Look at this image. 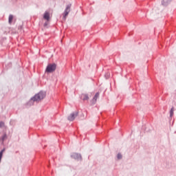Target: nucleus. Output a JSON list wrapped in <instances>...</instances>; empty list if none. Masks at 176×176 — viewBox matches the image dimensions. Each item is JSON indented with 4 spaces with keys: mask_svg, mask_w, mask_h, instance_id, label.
Returning a JSON list of instances; mask_svg holds the SVG:
<instances>
[{
    "mask_svg": "<svg viewBox=\"0 0 176 176\" xmlns=\"http://www.w3.org/2000/svg\"><path fill=\"white\" fill-rule=\"evenodd\" d=\"M78 116V113H73L68 116V120L72 122V120H75V118Z\"/></svg>",
    "mask_w": 176,
    "mask_h": 176,
    "instance_id": "4",
    "label": "nucleus"
},
{
    "mask_svg": "<svg viewBox=\"0 0 176 176\" xmlns=\"http://www.w3.org/2000/svg\"><path fill=\"white\" fill-rule=\"evenodd\" d=\"M5 150H2L1 152H0V163H1V160H2V156H3V151Z\"/></svg>",
    "mask_w": 176,
    "mask_h": 176,
    "instance_id": "11",
    "label": "nucleus"
},
{
    "mask_svg": "<svg viewBox=\"0 0 176 176\" xmlns=\"http://www.w3.org/2000/svg\"><path fill=\"white\" fill-rule=\"evenodd\" d=\"M46 97V94L43 92H39L38 94H36L34 97L32 98V101H41Z\"/></svg>",
    "mask_w": 176,
    "mask_h": 176,
    "instance_id": "1",
    "label": "nucleus"
},
{
    "mask_svg": "<svg viewBox=\"0 0 176 176\" xmlns=\"http://www.w3.org/2000/svg\"><path fill=\"white\" fill-rule=\"evenodd\" d=\"M43 19L47 20V21H50V13L45 12L43 14Z\"/></svg>",
    "mask_w": 176,
    "mask_h": 176,
    "instance_id": "6",
    "label": "nucleus"
},
{
    "mask_svg": "<svg viewBox=\"0 0 176 176\" xmlns=\"http://www.w3.org/2000/svg\"><path fill=\"white\" fill-rule=\"evenodd\" d=\"M122 154L118 153L117 155V158L118 159V160H120V159H122Z\"/></svg>",
    "mask_w": 176,
    "mask_h": 176,
    "instance_id": "12",
    "label": "nucleus"
},
{
    "mask_svg": "<svg viewBox=\"0 0 176 176\" xmlns=\"http://www.w3.org/2000/svg\"><path fill=\"white\" fill-rule=\"evenodd\" d=\"M170 2H171V0H163L162 5H164V6H167V5H168V3Z\"/></svg>",
    "mask_w": 176,
    "mask_h": 176,
    "instance_id": "8",
    "label": "nucleus"
},
{
    "mask_svg": "<svg viewBox=\"0 0 176 176\" xmlns=\"http://www.w3.org/2000/svg\"><path fill=\"white\" fill-rule=\"evenodd\" d=\"M69 12H71V4L67 5L66 9L65 10L63 16V20H66L67 16L69 14Z\"/></svg>",
    "mask_w": 176,
    "mask_h": 176,
    "instance_id": "3",
    "label": "nucleus"
},
{
    "mask_svg": "<svg viewBox=\"0 0 176 176\" xmlns=\"http://www.w3.org/2000/svg\"><path fill=\"white\" fill-rule=\"evenodd\" d=\"M170 116H173L174 115V108H172L170 111Z\"/></svg>",
    "mask_w": 176,
    "mask_h": 176,
    "instance_id": "13",
    "label": "nucleus"
},
{
    "mask_svg": "<svg viewBox=\"0 0 176 176\" xmlns=\"http://www.w3.org/2000/svg\"><path fill=\"white\" fill-rule=\"evenodd\" d=\"M100 97V93H96L94 97V98L91 100V104H96L97 102V100Z\"/></svg>",
    "mask_w": 176,
    "mask_h": 176,
    "instance_id": "5",
    "label": "nucleus"
},
{
    "mask_svg": "<svg viewBox=\"0 0 176 176\" xmlns=\"http://www.w3.org/2000/svg\"><path fill=\"white\" fill-rule=\"evenodd\" d=\"M72 157H73V159H78V157H79V154H78V153H73L72 155Z\"/></svg>",
    "mask_w": 176,
    "mask_h": 176,
    "instance_id": "9",
    "label": "nucleus"
},
{
    "mask_svg": "<svg viewBox=\"0 0 176 176\" xmlns=\"http://www.w3.org/2000/svg\"><path fill=\"white\" fill-rule=\"evenodd\" d=\"M81 98H82V100H83V101H86V100H89V95H87L86 94H82L81 95Z\"/></svg>",
    "mask_w": 176,
    "mask_h": 176,
    "instance_id": "7",
    "label": "nucleus"
},
{
    "mask_svg": "<svg viewBox=\"0 0 176 176\" xmlns=\"http://www.w3.org/2000/svg\"><path fill=\"white\" fill-rule=\"evenodd\" d=\"M5 126V123L3 122H0V127H3Z\"/></svg>",
    "mask_w": 176,
    "mask_h": 176,
    "instance_id": "14",
    "label": "nucleus"
},
{
    "mask_svg": "<svg viewBox=\"0 0 176 176\" xmlns=\"http://www.w3.org/2000/svg\"><path fill=\"white\" fill-rule=\"evenodd\" d=\"M47 24H49V23H48L47 21V22H45V23H44V27H46V26L47 25Z\"/></svg>",
    "mask_w": 176,
    "mask_h": 176,
    "instance_id": "15",
    "label": "nucleus"
},
{
    "mask_svg": "<svg viewBox=\"0 0 176 176\" xmlns=\"http://www.w3.org/2000/svg\"><path fill=\"white\" fill-rule=\"evenodd\" d=\"M56 64H50L46 68V72H54L56 71Z\"/></svg>",
    "mask_w": 176,
    "mask_h": 176,
    "instance_id": "2",
    "label": "nucleus"
},
{
    "mask_svg": "<svg viewBox=\"0 0 176 176\" xmlns=\"http://www.w3.org/2000/svg\"><path fill=\"white\" fill-rule=\"evenodd\" d=\"M8 21H9L10 24H12V22L13 21V15L9 16Z\"/></svg>",
    "mask_w": 176,
    "mask_h": 176,
    "instance_id": "10",
    "label": "nucleus"
}]
</instances>
